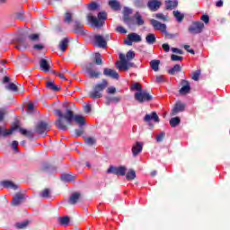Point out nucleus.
<instances>
[{"instance_id":"nucleus-22","label":"nucleus","mask_w":230,"mask_h":230,"mask_svg":"<svg viewBox=\"0 0 230 230\" xmlns=\"http://www.w3.org/2000/svg\"><path fill=\"white\" fill-rule=\"evenodd\" d=\"M74 30H75V33H83L84 31V25L78 22V21H75V23H74Z\"/></svg>"},{"instance_id":"nucleus-51","label":"nucleus","mask_w":230,"mask_h":230,"mask_svg":"<svg viewBox=\"0 0 230 230\" xmlns=\"http://www.w3.org/2000/svg\"><path fill=\"white\" fill-rule=\"evenodd\" d=\"M116 31H118V33L125 34V33H127V29L125 27H123V26H118L116 28Z\"/></svg>"},{"instance_id":"nucleus-33","label":"nucleus","mask_w":230,"mask_h":230,"mask_svg":"<svg viewBox=\"0 0 230 230\" xmlns=\"http://www.w3.org/2000/svg\"><path fill=\"white\" fill-rule=\"evenodd\" d=\"M46 87L47 89H50V91H58V86H57V84H55L54 82L49 81L46 83Z\"/></svg>"},{"instance_id":"nucleus-45","label":"nucleus","mask_w":230,"mask_h":230,"mask_svg":"<svg viewBox=\"0 0 230 230\" xmlns=\"http://www.w3.org/2000/svg\"><path fill=\"white\" fill-rule=\"evenodd\" d=\"M28 224H29L28 221H23V222H21V223H16V227L18 229H24L25 227L28 226Z\"/></svg>"},{"instance_id":"nucleus-43","label":"nucleus","mask_w":230,"mask_h":230,"mask_svg":"<svg viewBox=\"0 0 230 230\" xmlns=\"http://www.w3.org/2000/svg\"><path fill=\"white\" fill-rule=\"evenodd\" d=\"M143 86L139 83H135L131 85V91H140L142 92Z\"/></svg>"},{"instance_id":"nucleus-1","label":"nucleus","mask_w":230,"mask_h":230,"mask_svg":"<svg viewBox=\"0 0 230 230\" xmlns=\"http://www.w3.org/2000/svg\"><path fill=\"white\" fill-rule=\"evenodd\" d=\"M55 114L58 117L56 121V127H58L59 130H67V126L66 125V122H64V119L66 120L68 125H73V121H75L79 127H84V125H85V117L74 115L71 110L66 111L65 115L60 110H56Z\"/></svg>"},{"instance_id":"nucleus-24","label":"nucleus","mask_w":230,"mask_h":230,"mask_svg":"<svg viewBox=\"0 0 230 230\" xmlns=\"http://www.w3.org/2000/svg\"><path fill=\"white\" fill-rule=\"evenodd\" d=\"M133 19L135 20L136 24H137L138 26H143V24H145V20H143V16H141L139 13H137L133 16Z\"/></svg>"},{"instance_id":"nucleus-37","label":"nucleus","mask_w":230,"mask_h":230,"mask_svg":"<svg viewBox=\"0 0 230 230\" xmlns=\"http://www.w3.org/2000/svg\"><path fill=\"white\" fill-rule=\"evenodd\" d=\"M40 195L43 199H49V197H51V190H49V189H45L40 192Z\"/></svg>"},{"instance_id":"nucleus-17","label":"nucleus","mask_w":230,"mask_h":230,"mask_svg":"<svg viewBox=\"0 0 230 230\" xmlns=\"http://www.w3.org/2000/svg\"><path fill=\"white\" fill-rule=\"evenodd\" d=\"M17 128H19V126L12 127L10 129H5L0 127V136L6 137V136H10L11 134H13V130H17Z\"/></svg>"},{"instance_id":"nucleus-57","label":"nucleus","mask_w":230,"mask_h":230,"mask_svg":"<svg viewBox=\"0 0 230 230\" xmlns=\"http://www.w3.org/2000/svg\"><path fill=\"white\" fill-rule=\"evenodd\" d=\"M108 94H114L116 93V87L111 86L107 89Z\"/></svg>"},{"instance_id":"nucleus-32","label":"nucleus","mask_w":230,"mask_h":230,"mask_svg":"<svg viewBox=\"0 0 230 230\" xmlns=\"http://www.w3.org/2000/svg\"><path fill=\"white\" fill-rule=\"evenodd\" d=\"M61 180H63L65 182H73V181H75V176L65 173L61 175Z\"/></svg>"},{"instance_id":"nucleus-48","label":"nucleus","mask_w":230,"mask_h":230,"mask_svg":"<svg viewBox=\"0 0 230 230\" xmlns=\"http://www.w3.org/2000/svg\"><path fill=\"white\" fill-rule=\"evenodd\" d=\"M95 64H97V66L102 65V54L100 53L95 54Z\"/></svg>"},{"instance_id":"nucleus-13","label":"nucleus","mask_w":230,"mask_h":230,"mask_svg":"<svg viewBox=\"0 0 230 230\" xmlns=\"http://www.w3.org/2000/svg\"><path fill=\"white\" fill-rule=\"evenodd\" d=\"M48 124L46 122H40L36 127V132L37 134H40V136H42L48 132Z\"/></svg>"},{"instance_id":"nucleus-54","label":"nucleus","mask_w":230,"mask_h":230,"mask_svg":"<svg viewBox=\"0 0 230 230\" xmlns=\"http://www.w3.org/2000/svg\"><path fill=\"white\" fill-rule=\"evenodd\" d=\"M199 77H200V71L198 70L193 73L192 80H195L197 82V80H199Z\"/></svg>"},{"instance_id":"nucleus-11","label":"nucleus","mask_w":230,"mask_h":230,"mask_svg":"<svg viewBox=\"0 0 230 230\" xmlns=\"http://www.w3.org/2000/svg\"><path fill=\"white\" fill-rule=\"evenodd\" d=\"M163 4L161 3V1L158 0H150L147 3V8H149V10H151V12H157V10L159 8H161V5Z\"/></svg>"},{"instance_id":"nucleus-58","label":"nucleus","mask_w":230,"mask_h":230,"mask_svg":"<svg viewBox=\"0 0 230 230\" xmlns=\"http://www.w3.org/2000/svg\"><path fill=\"white\" fill-rule=\"evenodd\" d=\"M162 48L165 53H168V51H170V45H168V43L163 44Z\"/></svg>"},{"instance_id":"nucleus-60","label":"nucleus","mask_w":230,"mask_h":230,"mask_svg":"<svg viewBox=\"0 0 230 230\" xmlns=\"http://www.w3.org/2000/svg\"><path fill=\"white\" fill-rule=\"evenodd\" d=\"M184 49H186V51H188L189 53H191V55H195V50L190 49V45H185Z\"/></svg>"},{"instance_id":"nucleus-41","label":"nucleus","mask_w":230,"mask_h":230,"mask_svg":"<svg viewBox=\"0 0 230 230\" xmlns=\"http://www.w3.org/2000/svg\"><path fill=\"white\" fill-rule=\"evenodd\" d=\"M179 123H181V119L179 117L172 118L170 120L171 127H177Z\"/></svg>"},{"instance_id":"nucleus-59","label":"nucleus","mask_w":230,"mask_h":230,"mask_svg":"<svg viewBox=\"0 0 230 230\" xmlns=\"http://www.w3.org/2000/svg\"><path fill=\"white\" fill-rule=\"evenodd\" d=\"M29 39H30L31 40H39V34H31V35L29 36Z\"/></svg>"},{"instance_id":"nucleus-15","label":"nucleus","mask_w":230,"mask_h":230,"mask_svg":"<svg viewBox=\"0 0 230 230\" xmlns=\"http://www.w3.org/2000/svg\"><path fill=\"white\" fill-rule=\"evenodd\" d=\"M145 121H154L155 123H159V116L155 111H153L151 114H146L144 118Z\"/></svg>"},{"instance_id":"nucleus-44","label":"nucleus","mask_w":230,"mask_h":230,"mask_svg":"<svg viewBox=\"0 0 230 230\" xmlns=\"http://www.w3.org/2000/svg\"><path fill=\"white\" fill-rule=\"evenodd\" d=\"M155 18L159 19V21H164V22L168 21V16H166V15H164V13H156Z\"/></svg>"},{"instance_id":"nucleus-50","label":"nucleus","mask_w":230,"mask_h":230,"mask_svg":"<svg viewBox=\"0 0 230 230\" xmlns=\"http://www.w3.org/2000/svg\"><path fill=\"white\" fill-rule=\"evenodd\" d=\"M171 60H172V62H178L182 60V57L172 54L171 56Z\"/></svg>"},{"instance_id":"nucleus-30","label":"nucleus","mask_w":230,"mask_h":230,"mask_svg":"<svg viewBox=\"0 0 230 230\" xmlns=\"http://www.w3.org/2000/svg\"><path fill=\"white\" fill-rule=\"evenodd\" d=\"M172 13L177 22H181V21L184 20V13H181L180 11H173Z\"/></svg>"},{"instance_id":"nucleus-12","label":"nucleus","mask_w":230,"mask_h":230,"mask_svg":"<svg viewBox=\"0 0 230 230\" xmlns=\"http://www.w3.org/2000/svg\"><path fill=\"white\" fill-rule=\"evenodd\" d=\"M185 107L184 103L181 102H176L172 111V116H177L179 112H182L184 111Z\"/></svg>"},{"instance_id":"nucleus-8","label":"nucleus","mask_w":230,"mask_h":230,"mask_svg":"<svg viewBox=\"0 0 230 230\" xmlns=\"http://www.w3.org/2000/svg\"><path fill=\"white\" fill-rule=\"evenodd\" d=\"M107 173H114L115 175H120L121 177H123L125 175V173H127V167H125V166H119V167L111 166L108 169Z\"/></svg>"},{"instance_id":"nucleus-2","label":"nucleus","mask_w":230,"mask_h":230,"mask_svg":"<svg viewBox=\"0 0 230 230\" xmlns=\"http://www.w3.org/2000/svg\"><path fill=\"white\" fill-rule=\"evenodd\" d=\"M87 19L88 22H91L92 26H94L95 28H102V26L105 24V21H107V13H99L98 18L90 14Z\"/></svg>"},{"instance_id":"nucleus-20","label":"nucleus","mask_w":230,"mask_h":230,"mask_svg":"<svg viewBox=\"0 0 230 230\" xmlns=\"http://www.w3.org/2000/svg\"><path fill=\"white\" fill-rule=\"evenodd\" d=\"M22 199H24V197L22 196V194L18 193L16 194L12 200V205L13 206H19V204H21V202H22Z\"/></svg>"},{"instance_id":"nucleus-53","label":"nucleus","mask_w":230,"mask_h":230,"mask_svg":"<svg viewBox=\"0 0 230 230\" xmlns=\"http://www.w3.org/2000/svg\"><path fill=\"white\" fill-rule=\"evenodd\" d=\"M164 75H157L155 77V82L156 84H163V82H164Z\"/></svg>"},{"instance_id":"nucleus-10","label":"nucleus","mask_w":230,"mask_h":230,"mask_svg":"<svg viewBox=\"0 0 230 230\" xmlns=\"http://www.w3.org/2000/svg\"><path fill=\"white\" fill-rule=\"evenodd\" d=\"M93 44L98 48H107V41L105 40V38L100 34L93 37Z\"/></svg>"},{"instance_id":"nucleus-25","label":"nucleus","mask_w":230,"mask_h":230,"mask_svg":"<svg viewBox=\"0 0 230 230\" xmlns=\"http://www.w3.org/2000/svg\"><path fill=\"white\" fill-rule=\"evenodd\" d=\"M69 44V40L67 38L63 39L59 43V49L60 51H66L67 49V46Z\"/></svg>"},{"instance_id":"nucleus-39","label":"nucleus","mask_w":230,"mask_h":230,"mask_svg":"<svg viewBox=\"0 0 230 230\" xmlns=\"http://www.w3.org/2000/svg\"><path fill=\"white\" fill-rule=\"evenodd\" d=\"M20 133L22 136H26L27 137H30V138L33 137V132L26 130L24 128H20Z\"/></svg>"},{"instance_id":"nucleus-26","label":"nucleus","mask_w":230,"mask_h":230,"mask_svg":"<svg viewBox=\"0 0 230 230\" xmlns=\"http://www.w3.org/2000/svg\"><path fill=\"white\" fill-rule=\"evenodd\" d=\"M80 199V193L75 192L73 193L68 200L69 204H76L78 200Z\"/></svg>"},{"instance_id":"nucleus-52","label":"nucleus","mask_w":230,"mask_h":230,"mask_svg":"<svg viewBox=\"0 0 230 230\" xmlns=\"http://www.w3.org/2000/svg\"><path fill=\"white\" fill-rule=\"evenodd\" d=\"M85 143H86V145L93 146V145H94V143H96V139H94L93 137H88L85 139Z\"/></svg>"},{"instance_id":"nucleus-42","label":"nucleus","mask_w":230,"mask_h":230,"mask_svg":"<svg viewBox=\"0 0 230 230\" xmlns=\"http://www.w3.org/2000/svg\"><path fill=\"white\" fill-rule=\"evenodd\" d=\"M5 87L9 91H13V93H17V91H19V89L17 88V85L15 84H13V83H10Z\"/></svg>"},{"instance_id":"nucleus-46","label":"nucleus","mask_w":230,"mask_h":230,"mask_svg":"<svg viewBox=\"0 0 230 230\" xmlns=\"http://www.w3.org/2000/svg\"><path fill=\"white\" fill-rule=\"evenodd\" d=\"M34 109H35V106L33 105V103L30 102L27 104V112L29 114H33Z\"/></svg>"},{"instance_id":"nucleus-64","label":"nucleus","mask_w":230,"mask_h":230,"mask_svg":"<svg viewBox=\"0 0 230 230\" xmlns=\"http://www.w3.org/2000/svg\"><path fill=\"white\" fill-rule=\"evenodd\" d=\"M4 114H6V111L4 110H0V121L4 119Z\"/></svg>"},{"instance_id":"nucleus-31","label":"nucleus","mask_w":230,"mask_h":230,"mask_svg":"<svg viewBox=\"0 0 230 230\" xmlns=\"http://www.w3.org/2000/svg\"><path fill=\"white\" fill-rule=\"evenodd\" d=\"M150 66L153 71H159V64H161V61L154 59L150 61Z\"/></svg>"},{"instance_id":"nucleus-19","label":"nucleus","mask_w":230,"mask_h":230,"mask_svg":"<svg viewBox=\"0 0 230 230\" xmlns=\"http://www.w3.org/2000/svg\"><path fill=\"white\" fill-rule=\"evenodd\" d=\"M179 2L177 0H166L165 1V8L166 10H173L177 8Z\"/></svg>"},{"instance_id":"nucleus-16","label":"nucleus","mask_w":230,"mask_h":230,"mask_svg":"<svg viewBox=\"0 0 230 230\" xmlns=\"http://www.w3.org/2000/svg\"><path fill=\"white\" fill-rule=\"evenodd\" d=\"M103 73L105 76H110L111 78H114L115 80H118L119 78V74H118L116 70L105 68Z\"/></svg>"},{"instance_id":"nucleus-29","label":"nucleus","mask_w":230,"mask_h":230,"mask_svg":"<svg viewBox=\"0 0 230 230\" xmlns=\"http://www.w3.org/2000/svg\"><path fill=\"white\" fill-rule=\"evenodd\" d=\"M86 73L90 78H98L100 76V72L88 68Z\"/></svg>"},{"instance_id":"nucleus-34","label":"nucleus","mask_w":230,"mask_h":230,"mask_svg":"<svg viewBox=\"0 0 230 230\" xmlns=\"http://www.w3.org/2000/svg\"><path fill=\"white\" fill-rule=\"evenodd\" d=\"M126 179L128 181H134L136 179V171L134 170H129L128 173L126 174Z\"/></svg>"},{"instance_id":"nucleus-7","label":"nucleus","mask_w":230,"mask_h":230,"mask_svg":"<svg viewBox=\"0 0 230 230\" xmlns=\"http://www.w3.org/2000/svg\"><path fill=\"white\" fill-rule=\"evenodd\" d=\"M150 24H152L153 28L158 31H161V33H164V35H168V31H166V24L161 23L157 20H150Z\"/></svg>"},{"instance_id":"nucleus-14","label":"nucleus","mask_w":230,"mask_h":230,"mask_svg":"<svg viewBox=\"0 0 230 230\" xmlns=\"http://www.w3.org/2000/svg\"><path fill=\"white\" fill-rule=\"evenodd\" d=\"M181 88L180 89V94H188L190 91H191V86L190 85V82L187 80H181Z\"/></svg>"},{"instance_id":"nucleus-4","label":"nucleus","mask_w":230,"mask_h":230,"mask_svg":"<svg viewBox=\"0 0 230 230\" xmlns=\"http://www.w3.org/2000/svg\"><path fill=\"white\" fill-rule=\"evenodd\" d=\"M119 61H117L115 64L119 71H128V67H132L134 66V64L127 61L124 54H119Z\"/></svg>"},{"instance_id":"nucleus-62","label":"nucleus","mask_w":230,"mask_h":230,"mask_svg":"<svg viewBox=\"0 0 230 230\" xmlns=\"http://www.w3.org/2000/svg\"><path fill=\"white\" fill-rule=\"evenodd\" d=\"M172 53H178V55H182V50L177 49V48H172L171 49Z\"/></svg>"},{"instance_id":"nucleus-21","label":"nucleus","mask_w":230,"mask_h":230,"mask_svg":"<svg viewBox=\"0 0 230 230\" xmlns=\"http://www.w3.org/2000/svg\"><path fill=\"white\" fill-rule=\"evenodd\" d=\"M40 66L41 71H43L44 73H49V64L48 63V61L46 59H40Z\"/></svg>"},{"instance_id":"nucleus-27","label":"nucleus","mask_w":230,"mask_h":230,"mask_svg":"<svg viewBox=\"0 0 230 230\" xmlns=\"http://www.w3.org/2000/svg\"><path fill=\"white\" fill-rule=\"evenodd\" d=\"M4 188H11L12 190H17V185L10 181H4L1 182Z\"/></svg>"},{"instance_id":"nucleus-28","label":"nucleus","mask_w":230,"mask_h":230,"mask_svg":"<svg viewBox=\"0 0 230 230\" xmlns=\"http://www.w3.org/2000/svg\"><path fill=\"white\" fill-rule=\"evenodd\" d=\"M109 6H111L112 10H115V12H118V10L120 9L119 3L116 0H110Z\"/></svg>"},{"instance_id":"nucleus-18","label":"nucleus","mask_w":230,"mask_h":230,"mask_svg":"<svg viewBox=\"0 0 230 230\" xmlns=\"http://www.w3.org/2000/svg\"><path fill=\"white\" fill-rule=\"evenodd\" d=\"M142 151H143V143H141V142H137L132 146V154H133L134 156L137 155Z\"/></svg>"},{"instance_id":"nucleus-9","label":"nucleus","mask_w":230,"mask_h":230,"mask_svg":"<svg viewBox=\"0 0 230 230\" xmlns=\"http://www.w3.org/2000/svg\"><path fill=\"white\" fill-rule=\"evenodd\" d=\"M124 42L127 46H132V42H141V36L134 32L129 33Z\"/></svg>"},{"instance_id":"nucleus-49","label":"nucleus","mask_w":230,"mask_h":230,"mask_svg":"<svg viewBox=\"0 0 230 230\" xmlns=\"http://www.w3.org/2000/svg\"><path fill=\"white\" fill-rule=\"evenodd\" d=\"M164 132H162L160 134H158L156 137H155V139L157 141V143H161V141H163V139H164Z\"/></svg>"},{"instance_id":"nucleus-3","label":"nucleus","mask_w":230,"mask_h":230,"mask_svg":"<svg viewBox=\"0 0 230 230\" xmlns=\"http://www.w3.org/2000/svg\"><path fill=\"white\" fill-rule=\"evenodd\" d=\"M109 86L107 80H102V83L97 84L93 92L90 93V97L93 100L96 98H102V92Z\"/></svg>"},{"instance_id":"nucleus-55","label":"nucleus","mask_w":230,"mask_h":230,"mask_svg":"<svg viewBox=\"0 0 230 230\" xmlns=\"http://www.w3.org/2000/svg\"><path fill=\"white\" fill-rule=\"evenodd\" d=\"M200 19L205 24H209V16L208 14H203Z\"/></svg>"},{"instance_id":"nucleus-35","label":"nucleus","mask_w":230,"mask_h":230,"mask_svg":"<svg viewBox=\"0 0 230 230\" xmlns=\"http://www.w3.org/2000/svg\"><path fill=\"white\" fill-rule=\"evenodd\" d=\"M146 40L147 44H154L155 42V34L149 33L146 37Z\"/></svg>"},{"instance_id":"nucleus-56","label":"nucleus","mask_w":230,"mask_h":230,"mask_svg":"<svg viewBox=\"0 0 230 230\" xmlns=\"http://www.w3.org/2000/svg\"><path fill=\"white\" fill-rule=\"evenodd\" d=\"M12 147H13V149H14L15 152H18L19 151V142H17L15 140L13 141Z\"/></svg>"},{"instance_id":"nucleus-6","label":"nucleus","mask_w":230,"mask_h":230,"mask_svg":"<svg viewBox=\"0 0 230 230\" xmlns=\"http://www.w3.org/2000/svg\"><path fill=\"white\" fill-rule=\"evenodd\" d=\"M135 100L139 102V103H143L144 102H150V100H152V95L145 91L138 92L135 93Z\"/></svg>"},{"instance_id":"nucleus-63","label":"nucleus","mask_w":230,"mask_h":230,"mask_svg":"<svg viewBox=\"0 0 230 230\" xmlns=\"http://www.w3.org/2000/svg\"><path fill=\"white\" fill-rule=\"evenodd\" d=\"M34 49H38V51H40V49H44V45L42 44H36L34 45Z\"/></svg>"},{"instance_id":"nucleus-40","label":"nucleus","mask_w":230,"mask_h":230,"mask_svg":"<svg viewBox=\"0 0 230 230\" xmlns=\"http://www.w3.org/2000/svg\"><path fill=\"white\" fill-rule=\"evenodd\" d=\"M181 72V65H175L169 70V75H175V73Z\"/></svg>"},{"instance_id":"nucleus-36","label":"nucleus","mask_w":230,"mask_h":230,"mask_svg":"<svg viewBox=\"0 0 230 230\" xmlns=\"http://www.w3.org/2000/svg\"><path fill=\"white\" fill-rule=\"evenodd\" d=\"M136 58V53L132 50L128 51V53L125 56L127 62H130V60H133V58Z\"/></svg>"},{"instance_id":"nucleus-61","label":"nucleus","mask_w":230,"mask_h":230,"mask_svg":"<svg viewBox=\"0 0 230 230\" xmlns=\"http://www.w3.org/2000/svg\"><path fill=\"white\" fill-rule=\"evenodd\" d=\"M98 8V4L96 3H92L89 4V10H96Z\"/></svg>"},{"instance_id":"nucleus-23","label":"nucleus","mask_w":230,"mask_h":230,"mask_svg":"<svg viewBox=\"0 0 230 230\" xmlns=\"http://www.w3.org/2000/svg\"><path fill=\"white\" fill-rule=\"evenodd\" d=\"M63 22H66V24H71V22H73V13H71V12H66L65 16L63 18Z\"/></svg>"},{"instance_id":"nucleus-47","label":"nucleus","mask_w":230,"mask_h":230,"mask_svg":"<svg viewBox=\"0 0 230 230\" xmlns=\"http://www.w3.org/2000/svg\"><path fill=\"white\" fill-rule=\"evenodd\" d=\"M130 13H132V9L128 7L124 8V21H127V17H128Z\"/></svg>"},{"instance_id":"nucleus-5","label":"nucleus","mask_w":230,"mask_h":230,"mask_svg":"<svg viewBox=\"0 0 230 230\" xmlns=\"http://www.w3.org/2000/svg\"><path fill=\"white\" fill-rule=\"evenodd\" d=\"M204 31V23L201 22H193L192 24L189 27V31L192 35H199Z\"/></svg>"},{"instance_id":"nucleus-38","label":"nucleus","mask_w":230,"mask_h":230,"mask_svg":"<svg viewBox=\"0 0 230 230\" xmlns=\"http://www.w3.org/2000/svg\"><path fill=\"white\" fill-rule=\"evenodd\" d=\"M58 222L61 226H69V217L67 216L59 217Z\"/></svg>"}]
</instances>
